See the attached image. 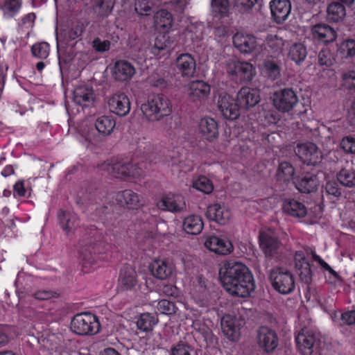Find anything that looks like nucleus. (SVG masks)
Segmentation results:
<instances>
[{"label":"nucleus","mask_w":355,"mask_h":355,"mask_svg":"<svg viewBox=\"0 0 355 355\" xmlns=\"http://www.w3.org/2000/svg\"><path fill=\"white\" fill-rule=\"evenodd\" d=\"M219 279L224 288L232 295L245 297L254 291L253 276L242 262L230 260L222 263Z\"/></svg>","instance_id":"1"},{"label":"nucleus","mask_w":355,"mask_h":355,"mask_svg":"<svg viewBox=\"0 0 355 355\" xmlns=\"http://www.w3.org/2000/svg\"><path fill=\"white\" fill-rule=\"evenodd\" d=\"M311 255L313 259L317 261L324 270L328 271L334 277H338L337 272L327 262L311 250L304 248L295 252L293 260L296 272L302 281L309 282L311 278L312 272L308 261Z\"/></svg>","instance_id":"2"},{"label":"nucleus","mask_w":355,"mask_h":355,"mask_svg":"<svg viewBox=\"0 0 355 355\" xmlns=\"http://www.w3.org/2000/svg\"><path fill=\"white\" fill-rule=\"evenodd\" d=\"M141 110L146 121L155 122L170 116L173 112V105L168 97L157 95L144 103L141 106Z\"/></svg>","instance_id":"3"},{"label":"nucleus","mask_w":355,"mask_h":355,"mask_svg":"<svg viewBox=\"0 0 355 355\" xmlns=\"http://www.w3.org/2000/svg\"><path fill=\"white\" fill-rule=\"evenodd\" d=\"M270 281L274 289L283 295L291 293L295 286L293 275L284 268L276 267L272 269Z\"/></svg>","instance_id":"4"},{"label":"nucleus","mask_w":355,"mask_h":355,"mask_svg":"<svg viewBox=\"0 0 355 355\" xmlns=\"http://www.w3.org/2000/svg\"><path fill=\"white\" fill-rule=\"evenodd\" d=\"M101 170L117 178H137L142 170L137 164L130 162H105L101 166Z\"/></svg>","instance_id":"5"},{"label":"nucleus","mask_w":355,"mask_h":355,"mask_svg":"<svg viewBox=\"0 0 355 355\" xmlns=\"http://www.w3.org/2000/svg\"><path fill=\"white\" fill-rule=\"evenodd\" d=\"M101 324L98 318L91 313L76 314L71 320L73 333H99Z\"/></svg>","instance_id":"6"},{"label":"nucleus","mask_w":355,"mask_h":355,"mask_svg":"<svg viewBox=\"0 0 355 355\" xmlns=\"http://www.w3.org/2000/svg\"><path fill=\"white\" fill-rule=\"evenodd\" d=\"M271 99L274 107L281 112H289L298 103L296 93L289 88L280 89L275 91Z\"/></svg>","instance_id":"7"},{"label":"nucleus","mask_w":355,"mask_h":355,"mask_svg":"<svg viewBox=\"0 0 355 355\" xmlns=\"http://www.w3.org/2000/svg\"><path fill=\"white\" fill-rule=\"evenodd\" d=\"M227 73L235 76L243 81H250L256 75L255 67L248 62L236 58L230 59L226 64Z\"/></svg>","instance_id":"8"},{"label":"nucleus","mask_w":355,"mask_h":355,"mask_svg":"<svg viewBox=\"0 0 355 355\" xmlns=\"http://www.w3.org/2000/svg\"><path fill=\"white\" fill-rule=\"evenodd\" d=\"M234 47L243 54H257L261 49V44L252 35L239 32L232 37Z\"/></svg>","instance_id":"9"},{"label":"nucleus","mask_w":355,"mask_h":355,"mask_svg":"<svg viewBox=\"0 0 355 355\" xmlns=\"http://www.w3.org/2000/svg\"><path fill=\"white\" fill-rule=\"evenodd\" d=\"M158 209L171 213H180L186 210L187 205L184 196L168 193L163 195L156 202Z\"/></svg>","instance_id":"10"},{"label":"nucleus","mask_w":355,"mask_h":355,"mask_svg":"<svg viewBox=\"0 0 355 355\" xmlns=\"http://www.w3.org/2000/svg\"><path fill=\"white\" fill-rule=\"evenodd\" d=\"M259 245L267 257H274L281 250V243L274 230L263 228L259 233Z\"/></svg>","instance_id":"11"},{"label":"nucleus","mask_w":355,"mask_h":355,"mask_svg":"<svg viewBox=\"0 0 355 355\" xmlns=\"http://www.w3.org/2000/svg\"><path fill=\"white\" fill-rule=\"evenodd\" d=\"M185 92L191 101L201 103L208 99L211 87L203 80H193L186 85Z\"/></svg>","instance_id":"12"},{"label":"nucleus","mask_w":355,"mask_h":355,"mask_svg":"<svg viewBox=\"0 0 355 355\" xmlns=\"http://www.w3.org/2000/svg\"><path fill=\"white\" fill-rule=\"evenodd\" d=\"M205 214L208 219L221 225L229 224L232 219V212L225 204L214 203L209 205Z\"/></svg>","instance_id":"13"},{"label":"nucleus","mask_w":355,"mask_h":355,"mask_svg":"<svg viewBox=\"0 0 355 355\" xmlns=\"http://www.w3.org/2000/svg\"><path fill=\"white\" fill-rule=\"evenodd\" d=\"M295 153L307 165H315L322 158V154L313 143H304L297 145Z\"/></svg>","instance_id":"14"},{"label":"nucleus","mask_w":355,"mask_h":355,"mask_svg":"<svg viewBox=\"0 0 355 355\" xmlns=\"http://www.w3.org/2000/svg\"><path fill=\"white\" fill-rule=\"evenodd\" d=\"M218 108L227 119L235 120L240 116V105L227 94H223L218 101Z\"/></svg>","instance_id":"15"},{"label":"nucleus","mask_w":355,"mask_h":355,"mask_svg":"<svg viewBox=\"0 0 355 355\" xmlns=\"http://www.w3.org/2000/svg\"><path fill=\"white\" fill-rule=\"evenodd\" d=\"M152 275L160 280L170 278L175 272V266L167 259H156L149 265Z\"/></svg>","instance_id":"16"},{"label":"nucleus","mask_w":355,"mask_h":355,"mask_svg":"<svg viewBox=\"0 0 355 355\" xmlns=\"http://www.w3.org/2000/svg\"><path fill=\"white\" fill-rule=\"evenodd\" d=\"M269 6L272 19L277 24L288 19L292 8L290 0H271Z\"/></svg>","instance_id":"17"},{"label":"nucleus","mask_w":355,"mask_h":355,"mask_svg":"<svg viewBox=\"0 0 355 355\" xmlns=\"http://www.w3.org/2000/svg\"><path fill=\"white\" fill-rule=\"evenodd\" d=\"M110 111L118 116H124L130 110V103L128 96L123 93L114 94L107 98Z\"/></svg>","instance_id":"18"},{"label":"nucleus","mask_w":355,"mask_h":355,"mask_svg":"<svg viewBox=\"0 0 355 355\" xmlns=\"http://www.w3.org/2000/svg\"><path fill=\"white\" fill-rule=\"evenodd\" d=\"M205 246L209 251L220 255H227L233 251V245L230 240L216 236L206 237Z\"/></svg>","instance_id":"19"},{"label":"nucleus","mask_w":355,"mask_h":355,"mask_svg":"<svg viewBox=\"0 0 355 355\" xmlns=\"http://www.w3.org/2000/svg\"><path fill=\"white\" fill-rule=\"evenodd\" d=\"M312 37L322 44L333 42L337 37L336 31L326 24H318L311 27Z\"/></svg>","instance_id":"20"},{"label":"nucleus","mask_w":355,"mask_h":355,"mask_svg":"<svg viewBox=\"0 0 355 355\" xmlns=\"http://www.w3.org/2000/svg\"><path fill=\"white\" fill-rule=\"evenodd\" d=\"M206 287V281L202 277H196L191 279L190 293L191 297L200 306H205L207 304Z\"/></svg>","instance_id":"21"},{"label":"nucleus","mask_w":355,"mask_h":355,"mask_svg":"<svg viewBox=\"0 0 355 355\" xmlns=\"http://www.w3.org/2000/svg\"><path fill=\"white\" fill-rule=\"evenodd\" d=\"M113 78L120 82L130 80L135 74L134 66L125 60L116 61L111 69Z\"/></svg>","instance_id":"22"},{"label":"nucleus","mask_w":355,"mask_h":355,"mask_svg":"<svg viewBox=\"0 0 355 355\" xmlns=\"http://www.w3.org/2000/svg\"><path fill=\"white\" fill-rule=\"evenodd\" d=\"M198 129L202 137L208 141H213L218 136V124L213 118H201L198 123Z\"/></svg>","instance_id":"23"},{"label":"nucleus","mask_w":355,"mask_h":355,"mask_svg":"<svg viewBox=\"0 0 355 355\" xmlns=\"http://www.w3.org/2000/svg\"><path fill=\"white\" fill-rule=\"evenodd\" d=\"M316 334H297L296 346L302 355H311L313 348L318 345Z\"/></svg>","instance_id":"24"},{"label":"nucleus","mask_w":355,"mask_h":355,"mask_svg":"<svg viewBox=\"0 0 355 355\" xmlns=\"http://www.w3.org/2000/svg\"><path fill=\"white\" fill-rule=\"evenodd\" d=\"M176 66L181 75L184 77H192L196 72V61L191 55L183 53L176 60Z\"/></svg>","instance_id":"25"},{"label":"nucleus","mask_w":355,"mask_h":355,"mask_svg":"<svg viewBox=\"0 0 355 355\" xmlns=\"http://www.w3.org/2000/svg\"><path fill=\"white\" fill-rule=\"evenodd\" d=\"M282 209L284 214L294 218H304L307 214L304 205L292 198L286 199L283 202Z\"/></svg>","instance_id":"26"},{"label":"nucleus","mask_w":355,"mask_h":355,"mask_svg":"<svg viewBox=\"0 0 355 355\" xmlns=\"http://www.w3.org/2000/svg\"><path fill=\"white\" fill-rule=\"evenodd\" d=\"M173 23L172 15L165 10H159L154 15V26L159 33H168L172 28Z\"/></svg>","instance_id":"27"},{"label":"nucleus","mask_w":355,"mask_h":355,"mask_svg":"<svg viewBox=\"0 0 355 355\" xmlns=\"http://www.w3.org/2000/svg\"><path fill=\"white\" fill-rule=\"evenodd\" d=\"M238 101L245 107H254L260 101V96L257 89L244 87L238 93Z\"/></svg>","instance_id":"28"},{"label":"nucleus","mask_w":355,"mask_h":355,"mask_svg":"<svg viewBox=\"0 0 355 355\" xmlns=\"http://www.w3.org/2000/svg\"><path fill=\"white\" fill-rule=\"evenodd\" d=\"M73 101L76 103L83 106L92 104L94 101L92 87L86 85L78 86L73 92Z\"/></svg>","instance_id":"29"},{"label":"nucleus","mask_w":355,"mask_h":355,"mask_svg":"<svg viewBox=\"0 0 355 355\" xmlns=\"http://www.w3.org/2000/svg\"><path fill=\"white\" fill-rule=\"evenodd\" d=\"M58 218L60 225L67 235L72 234L78 225V218L74 213L61 210Z\"/></svg>","instance_id":"30"},{"label":"nucleus","mask_w":355,"mask_h":355,"mask_svg":"<svg viewBox=\"0 0 355 355\" xmlns=\"http://www.w3.org/2000/svg\"><path fill=\"white\" fill-rule=\"evenodd\" d=\"M137 283V273L131 266H124L120 272L119 285L123 290H130Z\"/></svg>","instance_id":"31"},{"label":"nucleus","mask_w":355,"mask_h":355,"mask_svg":"<svg viewBox=\"0 0 355 355\" xmlns=\"http://www.w3.org/2000/svg\"><path fill=\"white\" fill-rule=\"evenodd\" d=\"M22 5L23 0H3L0 3V12L4 19H10L20 12Z\"/></svg>","instance_id":"32"},{"label":"nucleus","mask_w":355,"mask_h":355,"mask_svg":"<svg viewBox=\"0 0 355 355\" xmlns=\"http://www.w3.org/2000/svg\"><path fill=\"white\" fill-rule=\"evenodd\" d=\"M203 227L202 219L198 215H189L184 218L182 221V229L187 234H198L202 232Z\"/></svg>","instance_id":"33"},{"label":"nucleus","mask_w":355,"mask_h":355,"mask_svg":"<svg viewBox=\"0 0 355 355\" xmlns=\"http://www.w3.org/2000/svg\"><path fill=\"white\" fill-rule=\"evenodd\" d=\"M116 200L128 209H137L140 207L139 196L131 190H125L116 195Z\"/></svg>","instance_id":"34"},{"label":"nucleus","mask_w":355,"mask_h":355,"mask_svg":"<svg viewBox=\"0 0 355 355\" xmlns=\"http://www.w3.org/2000/svg\"><path fill=\"white\" fill-rule=\"evenodd\" d=\"M336 55L344 60L349 59L355 55V40L346 39L336 44Z\"/></svg>","instance_id":"35"},{"label":"nucleus","mask_w":355,"mask_h":355,"mask_svg":"<svg viewBox=\"0 0 355 355\" xmlns=\"http://www.w3.org/2000/svg\"><path fill=\"white\" fill-rule=\"evenodd\" d=\"M282 32L271 33L265 40L266 45L272 53H281L285 46V40L281 35Z\"/></svg>","instance_id":"36"},{"label":"nucleus","mask_w":355,"mask_h":355,"mask_svg":"<svg viewBox=\"0 0 355 355\" xmlns=\"http://www.w3.org/2000/svg\"><path fill=\"white\" fill-rule=\"evenodd\" d=\"M306 55V48L302 43H295L288 49V58L297 65L301 64L304 62Z\"/></svg>","instance_id":"37"},{"label":"nucleus","mask_w":355,"mask_h":355,"mask_svg":"<svg viewBox=\"0 0 355 355\" xmlns=\"http://www.w3.org/2000/svg\"><path fill=\"white\" fill-rule=\"evenodd\" d=\"M259 347L269 353L274 351L278 345L277 334H257Z\"/></svg>","instance_id":"38"},{"label":"nucleus","mask_w":355,"mask_h":355,"mask_svg":"<svg viewBox=\"0 0 355 355\" xmlns=\"http://www.w3.org/2000/svg\"><path fill=\"white\" fill-rule=\"evenodd\" d=\"M115 125L114 119L110 116H99L95 123L96 130L105 135H110L113 131Z\"/></svg>","instance_id":"39"},{"label":"nucleus","mask_w":355,"mask_h":355,"mask_svg":"<svg viewBox=\"0 0 355 355\" xmlns=\"http://www.w3.org/2000/svg\"><path fill=\"white\" fill-rule=\"evenodd\" d=\"M327 12L328 19L334 22L342 21L346 15L345 8L338 2L330 3Z\"/></svg>","instance_id":"40"},{"label":"nucleus","mask_w":355,"mask_h":355,"mask_svg":"<svg viewBox=\"0 0 355 355\" xmlns=\"http://www.w3.org/2000/svg\"><path fill=\"white\" fill-rule=\"evenodd\" d=\"M211 12L214 17L223 18L228 16L230 4L228 0H212Z\"/></svg>","instance_id":"41"},{"label":"nucleus","mask_w":355,"mask_h":355,"mask_svg":"<svg viewBox=\"0 0 355 355\" xmlns=\"http://www.w3.org/2000/svg\"><path fill=\"white\" fill-rule=\"evenodd\" d=\"M157 318L148 313L141 314L137 321L138 329L144 332L151 331L157 323Z\"/></svg>","instance_id":"42"},{"label":"nucleus","mask_w":355,"mask_h":355,"mask_svg":"<svg viewBox=\"0 0 355 355\" xmlns=\"http://www.w3.org/2000/svg\"><path fill=\"white\" fill-rule=\"evenodd\" d=\"M318 185L315 177L306 175L300 181L296 182V188L302 193H310L314 191Z\"/></svg>","instance_id":"43"},{"label":"nucleus","mask_w":355,"mask_h":355,"mask_svg":"<svg viewBox=\"0 0 355 355\" xmlns=\"http://www.w3.org/2000/svg\"><path fill=\"white\" fill-rule=\"evenodd\" d=\"M261 69L263 73L271 80H276L280 76V67L272 60H266Z\"/></svg>","instance_id":"44"},{"label":"nucleus","mask_w":355,"mask_h":355,"mask_svg":"<svg viewBox=\"0 0 355 355\" xmlns=\"http://www.w3.org/2000/svg\"><path fill=\"white\" fill-rule=\"evenodd\" d=\"M114 0H94V10L102 17L108 16L114 7Z\"/></svg>","instance_id":"45"},{"label":"nucleus","mask_w":355,"mask_h":355,"mask_svg":"<svg viewBox=\"0 0 355 355\" xmlns=\"http://www.w3.org/2000/svg\"><path fill=\"white\" fill-rule=\"evenodd\" d=\"M192 187L195 189L205 193H210L214 189L212 182L205 176H199L194 179L192 182Z\"/></svg>","instance_id":"46"},{"label":"nucleus","mask_w":355,"mask_h":355,"mask_svg":"<svg viewBox=\"0 0 355 355\" xmlns=\"http://www.w3.org/2000/svg\"><path fill=\"white\" fill-rule=\"evenodd\" d=\"M155 6V0H137L135 4V10L139 15H148Z\"/></svg>","instance_id":"47"},{"label":"nucleus","mask_w":355,"mask_h":355,"mask_svg":"<svg viewBox=\"0 0 355 355\" xmlns=\"http://www.w3.org/2000/svg\"><path fill=\"white\" fill-rule=\"evenodd\" d=\"M170 45L168 37L166 33H159L156 37L151 51L154 55H157L160 51L166 49Z\"/></svg>","instance_id":"48"},{"label":"nucleus","mask_w":355,"mask_h":355,"mask_svg":"<svg viewBox=\"0 0 355 355\" xmlns=\"http://www.w3.org/2000/svg\"><path fill=\"white\" fill-rule=\"evenodd\" d=\"M220 324L223 333H236L239 330L236 318L230 314L221 318Z\"/></svg>","instance_id":"49"},{"label":"nucleus","mask_w":355,"mask_h":355,"mask_svg":"<svg viewBox=\"0 0 355 355\" xmlns=\"http://www.w3.org/2000/svg\"><path fill=\"white\" fill-rule=\"evenodd\" d=\"M340 183L345 187H351L355 185V173L353 171L342 169L337 175Z\"/></svg>","instance_id":"50"},{"label":"nucleus","mask_w":355,"mask_h":355,"mask_svg":"<svg viewBox=\"0 0 355 355\" xmlns=\"http://www.w3.org/2000/svg\"><path fill=\"white\" fill-rule=\"evenodd\" d=\"M293 174L294 168L290 163L285 162L280 164L277 171L279 179L289 181L293 178Z\"/></svg>","instance_id":"51"},{"label":"nucleus","mask_w":355,"mask_h":355,"mask_svg":"<svg viewBox=\"0 0 355 355\" xmlns=\"http://www.w3.org/2000/svg\"><path fill=\"white\" fill-rule=\"evenodd\" d=\"M33 55L40 59H46L50 51L49 45L46 42H40L34 44L31 49Z\"/></svg>","instance_id":"52"},{"label":"nucleus","mask_w":355,"mask_h":355,"mask_svg":"<svg viewBox=\"0 0 355 355\" xmlns=\"http://www.w3.org/2000/svg\"><path fill=\"white\" fill-rule=\"evenodd\" d=\"M342 86L347 89H355V70H349L343 73Z\"/></svg>","instance_id":"53"},{"label":"nucleus","mask_w":355,"mask_h":355,"mask_svg":"<svg viewBox=\"0 0 355 355\" xmlns=\"http://www.w3.org/2000/svg\"><path fill=\"white\" fill-rule=\"evenodd\" d=\"M157 309L162 314L171 315L175 312L174 304L166 300H162L158 302Z\"/></svg>","instance_id":"54"},{"label":"nucleus","mask_w":355,"mask_h":355,"mask_svg":"<svg viewBox=\"0 0 355 355\" xmlns=\"http://www.w3.org/2000/svg\"><path fill=\"white\" fill-rule=\"evenodd\" d=\"M203 25L198 24L196 25H191L189 26L187 35L190 36L193 42L198 41L201 39L202 36Z\"/></svg>","instance_id":"55"},{"label":"nucleus","mask_w":355,"mask_h":355,"mask_svg":"<svg viewBox=\"0 0 355 355\" xmlns=\"http://www.w3.org/2000/svg\"><path fill=\"white\" fill-rule=\"evenodd\" d=\"M334 58L327 50H322L318 55V63L321 66L331 67L334 64Z\"/></svg>","instance_id":"56"},{"label":"nucleus","mask_w":355,"mask_h":355,"mask_svg":"<svg viewBox=\"0 0 355 355\" xmlns=\"http://www.w3.org/2000/svg\"><path fill=\"white\" fill-rule=\"evenodd\" d=\"M340 146L345 152L355 154V139L349 137L343 138Z\"/></svg>","instance_id":"57"},{"label":"nucleus","mask_w":355,"mask_h":355,"mask_svg":"<svg viewBox=\"0 0 355 355\" xmlns=\"http://www.w3.org/2000/svg\"><path fill=\"white\" fill-rule=\"evenodd\" d=\"M92 46L96 51L105 52L110 49V42L108 40H101L99 38H96L93 41Z\"/></svg>","instance_id":"58"},{"label":"nucleus","mask_w":355,"mask_h":355,"mask_svg":"<svg viewBox=\"0 0 355 355\" xmlns=\"http://www.w3.org/2000/svg\"><path fill=\"white\" fill-rule=\"evenodd\" d=\"M257 0H237L236 5L243 12H248L256 4Z\"/></svg>","instance_id":"59"},{"label":"nucleus","mask_w":355,"mask_h":355,"mask_svg":"<svg viewBox=\"0 0 355 355\" xmlns=\"http://www.w3.org/2000/svg\"><path fill=\"white\" fill-rule=\"evenodd\" d=\"M191 348L187 345L178 343L172 350V355H191Z\"/></svg>","instance_id":"60"},{"label":"nucleus","mask_w":355,"mask_h":355,"mask_svg":"<svg viewBox=\"0 0 355 355\" xmlns=\"http://www.w3.org/2000/svg\"><path fill=\"white\" fill-rule=\"evenodd\" d=\"M27 192L28 191L25 187L24 181L19 180L14 184L13 193L15 196L24 197Z\"/></svg>","instance_id":"61"},{"label":"nucleus","mask_w":355,"mask_h":355,"mask_svg":"<svg viewBox=\"0 0 355 355\" xmlns=\"http://www.w3.org/2000/svg\"><path fill=\"white\" fill-rule=\"evenodd\" d=\"M341 324L348 325L355 324V310L346 311L341 314Z\"/></svg>","instance_id":"62"},{"label":"nucleus","mask_w":355,"mask_h":355,"mask_svg":"<svg viewBox=\"0 0 355 355\" xmlns=\"http://www.w3.org/2000/svg\"><path fill=\"white\" fill-rule=\"evenodd\" d=\"M325 189L328 194L335 197L339 196L341 193L337 184L334 182H328Z\"/></svg>","instance_id":"63"},{"label":"nucleus","mask_w":355,"mask_h":355,"mask_svg":"<svg viewBox=\"0 0 355 355\" xmlns=\"http://www.w3.org/2000/svg\"><path fill=\"white\" fill-rule=\"evenodd\" d=\"M164 294L167 296L178 297L179 294L178 288L172 284H166L162 289Z\"/></svg>","instance_id":"64"}]
</instances>
